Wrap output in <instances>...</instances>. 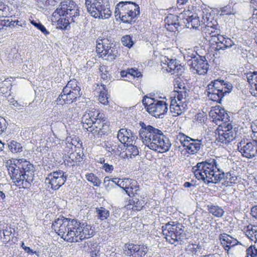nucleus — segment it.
<instances>
[{
  "mask_svg": "<svg viewBox=\"0 0 257 257\" xmlns=\"http://www.w3.org/2000/svg\"><path fill=\"white\" fill-rule=\"evenodd\" d=\"M175 103H177L176 101H174L173 100H172L170 108L173 116H176L181 115L183 112L185 107L183 105L181 106L180 103L176 104Z\"/></svg>",
  "mask_w": 257,
  "mask_h": 257,
  "instance_id": "obj_36",
  "label": "nucleus"
},
{
  "mask_svg": "<svg viewBox=\"0 0 257 257\" xmlns=\"http://www.w3.org/2000/svg\"><path fill=\"white\" fill-rule=\"evenodd\" d=\"M131 185L128 186V190L131 192L132 197L135 195V194L137 195V191L139 190V186L137 185V182L136 181H132L131 180Z\"/></svg>",
  "mask_w": 257,
  "mask_h": 257,
  "instance_id": "obj_53",
  "label": "nucleus"
},
{
  "mask_svg": "<svg viewBox=\"0 0 257 257\" xmlns=\"http://www.w3.org/2000/svg\"><path fill=\"white\" fill-rule=\"evenodd\" d=\"M106 151L111 153L112 154H117L119 150H118V146L116 144L107 143L105 144L103 146Z\"/></svg>",
  "mask_w": 257,
  "mask_h": 257,
  "instance_id": "obj_51",
  "label": "nucleus"
},
{
  "mask_svg": "<svg viewBox=\"0 0 257 257\" xmlns=\"http://www.w3.org/2000/svg\"><path fill=\"white\" fill-rule=\"evenodd\" d=\"M180 19L182 20L183 27L196 29L201 25L198 14L189 10L180 14Z\"/></svg>",
  "mask_w": 257,
  "mask_h": 257,
  "instance_id": "obj_14",
  "label": "nucleus"
},
{
  "mask_svg": "<svg viewBox=\"0 0 257 257\" xmlns=\"http://www.w3.org/2000/svg\"><path fill=\"white\" fill-rule=\"evenodd\" d=\"M88 13L95 18L108 19L111 15L108 0H85Z\"/></svg>",
  "mask_w": 257,
  "mask_h": 257,
  "instance_id": "obj_9",
  "label": "nucleus"
},
{
  "mask_svg": "<svg viewBox=\"0 0 257 257\" xmlns=\"http://www.w3.org/2000/svg\"><path fill=\"white\" fill-rule=\"evenodd\" d=\"M66 17L71 21L78 22L80 19V10L75 2L72 0H65L62 2L59 7L53 13L56 17Z\"/></svg>",
  "mask_w": 257,
  "mask_h": 257,
  "instance_id": "obj_10",
  "label": "nucleus"
},
{
  "mask_svg": "<svg viewBox=\"0 0 257 257\" xmlns=\"http://www.w3.org/2000/svg\"><path fill=\"white\" fill-rule=\"evenodd\" d=\"M120 179L119 178H112L110 179L109 177H105L104 179V184L105 187L106 189L109 187V185L113 186V184L117 185V181Z\"/></svg>",
  "mask_w": 257,
  "mask_h": 257,
  "instance_id": "obj_55",
  "label": "nucleus"
},
{
  "mask_svg": "<svg viewBox=\"0 0 257 257\" xmlns=\"http://www.w3.org/2000/svg\"><path fill=\"white\" fill-rule=\"evenodd\" d=\"M85 178L88 181L91 182L95 186H99L101 184L100 179L93 173L86 174Z\"/></svg>",
  "mask_w": 257,
  "mask_h": 257,
  "instance_id": "obj_49",
  "label": "nucleus"
},
{
  "mask_svg": "<svg viewBox=\"0 0 257 257\" xmlns=\"http://www.w3.org/2000/svg\"><path fill=\"white\" fill-rule=\"evenodd\" d=\"M55 4L54 0H38V5L40 8H44L48 6H53Z\"/></svg>",
  "mask_w": 257,
  "mask_h": 257,
  "instance_id": "obj_57",
  "label": "nucleus"
},
{
  "mask_svg": "<svg viewBox=\"0 0 257 257\" xmlns=\"http://www.w3.org/2000/svg\"><path fill=\"white\" fill-rule=\"evenodd\" d=\"M220 117V122H221L218 128V135L216 141L223 144H228L232 141L236 137L235 129L230 122V116L226 111L224 110L222 117Z\"/></svg>",
  "mask_w": 257,
  "mask_h": 257,
  "instance_id": "obj_7",
  "label": "nucleus"
},
{
  "mask_svg": "<svg viewBox=\"0 0 257 257\" xmlns=\"http://www.w3.org/2000/svg\"><path fill=\"white\" fill-rule=\"evenodd\" d=\"M105 50L103 52V57L107 56V59L110 61H112L115 59L118 54L117 48L115 47V44L110 41V45L106 47Z\"/></svg>",
  "mask_w": 257,
  "mask_h": 257,
  "instance_id": "obj_29",
  "label": "nucleus"
},
{
  "mask_svg": "<svg viewBox=\"0 0 257 257\" xmlns=\"http://www.w3.org/2000/svg\"><path fill=\"white\" fill-rule=\"evenodd\" d=\"M7 145L9 150L13 153H18L23 151L22 145L17 141H11Z\"/></svg>",
  "mask_w": 257,
  "mask_h": 257,
  "instance_id": "obj_41",
  "label": "nucleus"
},
{
  "mask_svg": "<svg viewBox=\"0 0 257 257\" xmlns=\"http://www.w3.org/2000/svg\"><path fill=\"white\" fill-rule=\"evenodd\" d=\"M184 226L180 223L172 222H168L162 226V230L166 241L169 243L176 246L182 244Z\"/></svg>",
  "mask_w": 257,
  "mask_h": 257,
  "instance_id": "obj_6",
  "label": "nucleus"
},
{
  "mask_svg": "<svg viewBox=\"0 0 257 257\" xmlns=\"http://www.w3.org/2000/svg\"><path fill=\"white\" fill-rule=\"evenodd\" d=\"M232 87L231 83L222 79L211 81L207 86V96L210 100L220 103L224 96L231 91Z\"/></svg>",
  "mask_w": 257,
  "mask_h": 257,
  "instance_id": "obj_5",
  "label": "nucleus"
},
{
  "mask_svg": "<svg viewBox=\"0 0 257 257\" xmlns=\"http://www.w3.org/2000/svg\"><path fill=\"white\" fill-rule=\"evenodd\" d=\"M167 62L168 66V68L167 69V70L170 73L173 72V70H174V69H175V68H176V65H178V62L176 59H169L168 58Z\"/></svg>",
  "mask_w": 257,
  "mask_h": 257,
  "instance_id": "obj_56",
  "label": "nucleus"
},
{
  "mask_svg": "<svg viewBox=\"0 0 257 257\" xmlns=\"http://www.w3.org/2000/svg\"><path fill=\"white\" fill-rule=\"evenodd\" d=\"M139 152L137 146L133 144H127L125 153L122 154L123 158H133L139 155Z\"/></svg>",
  "mask_w": 257,
  "mask_h": 257,
  "instance_id": "obj_32",
  "label": "nucleus"
},
{
  "mask_svg": "<svg viewBox=\"0 0 257 257\" xmlns=\"http://www.w3.org/2000/svg\"><path fill=\"white\" fill-rule=\"evenodd\" d=\"M204 31L206 36H207V35H210L211 38V40L213 41L216 39L217 37L219 36L221 33L220 26L215 20L208 23L207 24H205Z\"/></svg>",
  "mask_w": 257,
  "mask_h": 257,
  "instance_id": "obj_21",
  "label": "nucleus"
},
{
  "mask_svg": "<svg viewBox=\"0 0 257 257\" xmlns=\"http://www.w3.org/2000/svg\"><path fill=\"white\" fill-rule=\"evenodd\" d=\"M72 23H78V22L71 21L66 17L65 18H60L57 21V28L61 30H67L69 25Z\"/></svg>",
  "mask_w": 257,
  "mask_h": 257,
  "instance_id": "obj_42",
  "label": "nucleus"
},
{
  "mask_svg": "<svg viewBox=\"0 0 257 257\" xmlns=\"http://www.w3.org/2000/svg\"><path fill=\"white\" fill-rule=\"evenodd\" d=\"M177 140L180 141L181 144L184 148L187 144L186 143L188 141L191 140V138L183 133H179L177 136Z\"/></svg>",
  "mask_w": 257,
  "mask_h": 257,
  "instance_id": "obj_52",
  "label": "nucleus"
},
{
  "mask_svg": "<svg viewBox=\"0 0 257 257\" xmlns=\"http://www.w3.org/2000/svg\"><path fill=\"white\" fill-rule=\"evenodd\" d=\"M237 149L242 157L251 159L257 156V138L242 139L237 144Z\"/></svg>",
  "mask_w": 257,
  "mask_h": 257,
  "instance_id": "obj_12",
  "label": "nucleus"
},
{
  "mask_svg": "<svg viewBox=\"0 0 257 257\" xmlns=\"http://www.w3.org/2000/svg\"><path fill=\"white\" fill-rule=\"evenodd\" d=\"M218 169L219 168L217 160L214 158H209L197 163L192 168V172L198 180L209 184L212 183L211 180L214 179L217 175Z\"/></svg>",
  "mask_w": 257,
  "mask_h": 257,
  "instance_id": "obj_4",
  "label": "nucleus"
},
{
  "mask_svg": "<svg viewBox=\"0 0 257 257\" xmlns=\"http://www.w3.org/2000/svg\"><path fill=\"white\" fill-rule=\"evenodd\" d=\"M82 123L83 124V128L86 130L88 132H90L91 130L95 128L94 121L85 113L82 118Z\"/></svg>",
  "mask_w": 257,
  "mask_h": 257,
  "instance_id": "obj_37",
  "label": "nucleus"
},
{
  "mask_svg": "<svg viewBox=\"0 0 257 257\" xmlns=\"http://www.w3.org/2000/svg\"><path fill=\"white\" fill-rule=\"evenodd\" d=\"M101 86L103 90H101L100 91L98 100L101 103L104 105H106L108 104V97L107 96V94L106 93V90H105V86L104 84L101 85Z\"/></svg>",
  "mask_w": 257,
  "mask_h": 257,
  "instance_id": "obj_48",
  "label": "nucleus"
},
{
  "mask_svg": "<svg viewBox=\"0 0 257 257\" xmlns=\"http://www.w3.org/2000/svg\"><path fill=\"white\" fill-rule=\"evenodd\" d=\"M4 23L5 24V27H9L14 28L17 26L24 27L26 25V22L23 17H14L11 19H4Z\"/></svg>",
  "mask_w": 257,
  "mask_h": 257,
  "instance_id": "obj_27",
  "label": "nucleus"
},
{
  "mask_svg": "<svg viewBox=\"0 0 257 257\" xmlns=\"http://www.w3.org/2000/svg\"><path fill=\"white\" fill-rule=\"evenodd\" d=\"M243 231L251 241H257V226L249 224L244 226Z\"/></svg>",
  "mask_w": 257,
  "mask_h": 257,
  "instance_id": "obj_30",
  "label": "nucleus"
},
{
  "mask_svg": "<svg viewBox=\"0 0 257 257\" xmlns=\"http://www.w3.org/2000/svg\"><path fill=\"white\" fill-rule=\"evenodd\" d=\"M128 75L133 76L134 77H140L142 76L141 72L139 71L137 69L131 68L128 69Z\"/></svg>",
  "mask_w": 257,
  "mask_h": 257,
  "instance_id": "obj_62",
  "label": "nucleus"
},
{
  "mask_svg": "<svg viewBox=\"0 0 257 257\" xmlns=\"http://www.w3.org/2000/svg\"><path fill=\"white\" fill-rule=\"evenodd\" d=\"M225 109L222 108H218L215 109L214 111H211L210 113V115H211L212 118H213V120L216 122L217 124L218 122H220V117H222V114L224 113Z\"/></svg>",
  "mask_w": 257,
  "mask_h": 257,
  "instance_id": "obj_47",
  "label": "nucleus"
},
{
  "mask_svg": "<svg viewBox=\"0 0 257 257\" xmlns=\"http://www.w3.org/2000/svg\"><path fill=\"white\" fill-rule=\"evenodd\" d=\"M12 232L11 228L3 230L4 238L6 241H8L10 240V236L12 234Z\"/></svg>",
  "mask_w": 257,
  "mask_h": 257,
  "instance_id": "obj_64",
  "label": "nucleus"
},
{
  "mask_svg": "<svg viewBox=\"0 0 257 257\" xmlns=\"http://www.w3.org/2000/svg\"><path fill=\"white\" fill-rule=\"evenodd\" d=\"M132 198L129 200V204L126 205L127 209H132L134 211H140L144 206L145 201L140 200L136 195H134Z\"/></svg>",
  "mask_w": 257,
  "mask_h": 257,
  "instance_id": "obj_28",
  "label": "nucleus"
},
{
  "mask_svg": "<svg viewBox=\"0 0 257 257\" xmlns=\"http://www.w3.org/2000/svg\"><path fill=\"white\" fill-rule=\"evenodd\" d=\"M12 87L11 81L6 79L0 83V93L6 97L10 96Z\"/></svg>",
  "mask_w": 257,
  "mask_h": 257,
  "instance_id": "obj_33",
  "label": "nucleus"
},
{
  "mask_svg": "<svg viewBox=\"0 0 257 257\" xmlns=\"http://www.w3.org/2000/svg\"><path fill=\"white\" fill-rule=\"evenodd\" d=\"M78 84V82L75 80H70L63 88H67L68 87V91L70 90V92L77 91V94L81 96L82 94L80 93L81 89Z\"/></svg>",
  "mask_w": 257,
  "mask_h": 257,
  "instance_id": "obj_43",
  "label": "nucleus"
},
{
  "mask_svg": "<svg viewBox=\"0 0 257 257\" xmlns=\"http://www.w3.org/2000/svg\"><path fill=\"white\" fill-rule=\"evenodd\" d=\"M177 93L178 95L177 97L178 100L179 101H182L183 99H185L188 95L187 90L180 91Z\"/></svg>",
  "mask_w": 257,
  "mask_h": 257,
  "instance_id": "obj_63",
  "label": "nucleus"
},
{
  "mask_svg": "<svg viewBox=\"0 0 257 257\" xmlns=\"http://www.w3.org/2000/svg\"><path fill=\"white\" fill-rule=\"evenodd\" d=\"M168 110V104L163 100H154L147 108V111L156 118H163Z\"/></svg>",
  "mask_w": 257,
  "mask_h": 257,
  "instance_id": "obj_15",
  "label": "nucleus"
},
{
  "mask_svg": "<svg viewBox=\"0 0 257 257\" xmlns=\"http://www.w3.org/2000/svg\"><path fill=\"white\" fill-rule=\"evenodd\" d=\"M8 123L5 118L0 116V135H2L7 129Z\"/></svg>",
  "mask_w": 257,
  "mask_h": 257,
  "instance_id": "obj_61",
  "label": "nucleus"
},
{
  "mask_svg": "<svg viewBox=\"0 0 257 257\" xmlns=\"http://www.w3.org/2000/svg\"><path fill=\"white\" fill-rule=\"evenodd\" d=\"M148 246L144 244H125L123 251L125 255L130 257H143L148 252Z\"/></svg>",
  "mask_w": 257,
  "mask_h": 257,
  "instance_id": "obj_17",
  "label": "nucleus"
},
{
  "mask_svg": "<svg viewBox=\"0 0 257 257\" xmlns=\"http://www.w3.org/2000/svg\"><path fill=\"white\" fill-rule=\"evenodd\" d=\"M52 228L65 241L78 242L94 235L92 227L77 219L61 216L53 222Z\"/></svg>",
  "mask_w": 257,
  "mask_h": 257,
  "instance_id": "obj_1",
  "label": "nucleus"
},
{
  "mask_svg": "<svg viewBox=\"0 0 257 257\" xmlns=\"http://www.w3.org/2000/svg\"><path fill=\"white\" fill-rule=\"evenodd\" d=\"M140 124L141 128L139 136L146 146L158 153H162L169 150L171 144L161 130L151 125H147L143 122Z\"/></svg>",
  "mask_w": 257,
  "mask_h": 257,
  "instance_id": "obj_2",
  "label": "nucleus"
},
{
  "mask_svg": "<svg viewBox=\"0 0 257 257\" xmlns=\"http://www.w3.org/2000/svg\"><path fill=\"white\" fill-rule=\"evenodd\" d=\"M85 113L94 121L95 128L90 131L92 134L97 136L98 138L108 134L109 124L103 113L101 112L98 109L89 108L87 109Z\"/></svg>",
  "mask_w": 257,
  "mask_h": 257,
  "instance_id": "obj_8",
  "label": "nucleus"
},
{
  "mask_svg": "<svg viewBox=\"0 0 257 257\" xmlns=\"http://www.w3.org/2000/svg\"><path fill=\"white\" fill-rule=\"evenodd\" d=\"M132 8H130V12L120 17V19L122 22L126 24H132L136 21L137 18L140 14V7L136 3H132Z\"/></svg>",
  "mask_w": 257,
  "mask_h": 257,
  "instance_id": "obj_20",
  "label": "nucleus"
},
{
  "mask_svg": "<svg viewBox=\"0 0 257 257\" xmlns=\"http://www.w3.org/2000/svg\"><path fill=\"white\" fill-rule=\"evenodd\" d=\"M96 213L98 219L101 221L106 219L109 216V211L102 207L96 208Z\"/></svg>",
  "mask_w": 257,
  "mask_h": 257,
  "instance_id": "obj_44",
  "label": "nucleus"
},
{
  "mask_svg": "<svg viewBox=\"0 0 257 257\" xmlns=\"http://www.w3.org/2000/svg\"><path fill=\"white\" fill-rule=\"evenodd\" d=\"M221 244L225 250L228 251L231 247L237 244L238 241L226 233H221L219 236Z\"/></svg>",
  "mask_w": 257,
  "mask_h": 257,
  "instance_id": "obj_24",
  "label": "nucleus"
},
{
  "mask_svg": "<svg viewBox=\"0 0 257 257\" xmlns=\"http://www.w3.org/2000/svg\"><path fill=\"white\" fill-rule=\"evenodd\" d=\"M246 257H257V249L251 245L246 249Z\"/></svg>",
  "mask_w": 257,
  "mask_h": 257,
  "instance_id": "obj_59",
  "label": "nucleus"
},
{
  "mask_svg": "<svg viewBox=\"0 0 257 257\" xmlns=\"http://www.w3.org/2000/svg\"><path fill=\"white\" fill-rule=\"evenodd\" d=\"M186 143L184 149L190 154L197 153L204 146L202 143V140L191 138V140L188 141Z\"/></svg>",
  "mask_w": 257,
  "mask_h": 257,
  "instance_id": "obj_23",
  "label": "nucleus"
},
{
  "mask_svg": "<svg viewBox=\"0 0 257 257\" xmlns=\"http://www.w3.org/2000/svg\"><path fill=\"white\" fill-rule=\"evenodd\" d=\"M132 3H135L132 2H120L116 5L115 8L114 15L116 20L121 15H123L127 13L128 12H130V8H132L133 5Z\"/></svg>",
  "mask_w": 257,
  "mask_h": 257,
  "instance_id": "obj_22",
  "label": "nucleus"
},
{
  "mask_svg": "<svg viewBox=\"0 0 257 257\" xmlns=\"http://www.w3.org/2000/svg\"><path fill=\"white\" fill-rule=\"evenodd\" d=\"M217 175L212 179V183L217 184L221 181H223V184L226 186H230L232 184L236 183L237 178L234 171H230L224 173L220 168L217 171Z\"/></svg>",
  "mask_w": 257,
  "mask_h": 257,
  "instance_id": "obj_16",
  "label": "nucleus"
},
{
  "mask_svg": "<svg viewBox=\"0 0 257 257\" xmlns=\"http://www.w3.org/2000/svg\"><path fill=\"white\" fill-rule=\"evenodd\" d=\"M176 68H175V69L174 70H173V72L171 73L172 74H176V75L178 76L179 77H180L182 76L183 73H184L185 71V68L182 66L181 64H178V65H176Z\"/></svg>",
  "mask_w": 257,
  "mask_h": 257,
  "instance_id": "obj_58",
  "label": "nucleus"
},
{
  "mask_svg": "<svg viewBox=\"0 0 257 257\" xmlns=\"http://www.w3.org/2000/svg\"><path fill=\"white\" fill-rule=\"evenodd\" d=\"M68 88H63L58 98L55 100L57 105L70 104L76 101L81 96L78 95L77 91H68Z\"/></svg>",
  "mask_w": 257,
  "mask_h": 257,
  "instance_id": "obj_18",
  "label": "nucleus"
},
{
  "mask_svg": "<svg viewBox=\"0 0 257 257\" xmlns=\"http://www.w3.org/2000/svg\"><path fill=\"white\" fill-rule=\"evenodd\" d=\"M181 80V77L176 79L175 83L174 84L175 89L181 88L182 90H187L185 84L181 82L180 81Z\"/></svg>",
  "mask_w": 257,
  "mask_h": 257,
  "instance_id": "obj_60",
  "label": "nucleus"
},
{
  "mask_svg": "<svg viewBox=\"0 0 257 257\" xmlns=\"http://www.w3.org/2000/svg\"><path fill=\"white\" fill-rule=\"evenodd\" d=\"M197 14H198L199 19L200 18H201V19L200 20V24L205 25L214 20L213 16L211 15L209 10L208 9H202Z\"/></svg>",
  "mask_w": 257,
  "mask_h": 257,
  "instance_id": "obj_31",
  "label": "nucleus"
},
{
  "mask_svg": "<svg viewBox=\"0 0 257 257\" xmlns=\"http://www.w3.org/2000/svg\"><path fill=\"white\" fill-rule=\"evenodd\" d=\"M203 250L202 245L200 243H189L185 248L186 253L192 257L201 254Z\"/></svg>",
  "mask_w": 257,
  "mask_h": 257,
  "instance_id": "obj_25",
  "label": "nucleus"
},
{
  "mask_svg": "<svg viewBox=\"0 0 257 257\" xmlns=\"http://www.w3.org/2000/svg\"><path fill=\"white\" fill-rule=\"evenodd\" d=\"M131 179L128 178H124L122 179H118L117 181V185L119 187L122 188L125 190L126 193L130 196L131 197V193L128 190V185H131Z\"/></svg>",
  "mask_w": 257,
  "mask_h": 257,
  "instance_id": "obj_40",
  "label": "nucleus"
},
{
  "mask_svg": "<svg viewBox=\"0 0 257 257\" xmlns=\"http://www.w3.org/2000/svg\"><path fill=\"white\" fill-rule=\"evenodd\" d=\"M257 77V72L253 71V72H249L246 74V78L247 80V82L250 85H253L255 79Z\"/></svg>",
  "mask_w": 257,
  "mask_h": 257,
  "instance_id": "obj_54",
  "label": "nucleus"
},
{
  "mask_svg": "<svg viewBox=\"0 0 257 257\" xmlns=\"http://www.w3.org/2000/svg\"><path fill=\"white\" fill-rule=\"evenodd\" d=\"M30 23L37 29L40 30L44 35L47 36L50 32L46 29L45 27L38 20H30Z\"/></svg>",
  "mask_w": 257,
  "mask_h": 257,
  "instance_id": "obj_46",
  "label": "nucleus"
},
{
  "mask_svg": "<svg viewBox=\"0 0 257 257\" xmlns=\"http://www.w3.org/2000/svg\"><path fill=\"white\" fill-rule=\"evenodd\" d=\"M216 44V48L218 50H224L231 47L233 44L232 40L220 35L214 41Z\"/></svg>",
  "mask_w": 257,
  "mask_h": 257,
  "instance_id": "obj_26",
  "label": "nucleus"
},
{
  "mask_svg": "<svg viewBox=\"0 0 257 257\" xmlns=\"http://www.w3.org/2000/svg\"><path fill=\"white\" fill-rule=\"evenodd\" d=\"M130 135H132V131L130 130L122 128L118 132L117 139L122 144H126L127 143Z\"/></svg>",
  "mask_w": 257,
  "mask_h": 257,
  "instance_id": "obj_35",
  "label": "nucleus"
},
{
  "mask_svg": "<svg viewBox=\"0 0 257 257\" xmlns=\"http://www.w3.org/2000/svg\"><path fill=\"white\" fill-rule=\"evenodd\" d=\"M34 166L25 159H20L8 166L9 174L15 184L19 188L28 189L34 180Z\"/></svg>",
  "mask_w": 257,
  "mask_h": 257,
  "instance_id": "obj_3",
  "label": "nucleus"
},
{
  "mask_svg": "<svg viewBox=\"0 0 257 257\" xmlns=\"http://www.w3.org/2000/svg\"><path fill=\"white\" fill-rule=\"evenodd\" d=\"M164 22L166 29L171 32L179 31V27L181 29L183 26L182 20L180 19V15L169 14L165 17Z\"/></svg>",
  "mask_w": 257,
  "mask_h": 257,
  "instance_id": "obj_19",
  "label": "nucleus"
},
{
  "mask_svg": "<svg viewBox=\"0 0 257 257\" xmlns=\"http://www.w3.org/2000/svg\"><path fill=\"white\" fill-rule=\"evenodd\" d=\"M0 17H12L10 7L8 5L3 2H0Z\"/></svg>",
  "mask_w": 257,
  "mask_h": 257,
  "instance_id": "obj_45",
  "label": "nucleus"
},
{
  "mask_svg": "<svg viewBox=\"0 0 257 257\" xmlns=\"http://www.w3.org/2000/svg\"><path fill=\"white\" fill-rule=\"evenodd\" d=\"M70 138H67L65 142V146L64 149V152L65 155L70 153L69 158L71 159L73 161V157L74 156V154L71 152L73 151V146L75 147L76 146V144H75V143H72V142H70Z\"/></svg>",
  "mask_w": 257,
  "mask_h": 257,
  "instance_id": "obj_39",
  "label": "nucleus"
},
{
  "mask_svg": "<svg viewBox=\"0 0 257 257\" xmlns=\"http://www.w3.org/2000/svg\"><path fill=\"white\" fill-rule=\"evenodd\" d=\"M187 58V64L190 67L192 71H195L199 75L206 74L209 68V64L205 56H202L192 53L191 55L184 56Z\"/></svg>",
  "mask_w": 257,
  "mask_h": 257,
  "instance_id": "obj_11",
  "label": "nucleus"
},
{
  "mask_svg": "<svg viewBox=\"0 0 257 257\" xmlns=\"http://www.w3.org/2000/svg\"><path fill=\"white\" fill-rule=\"evenodd\" d=\"M121 42L123 46L128 48H131L134 44V42L133 40V36L127 35L122 37Z\"/></svg>",
  "mask_w": 257,
  "mask_h": 257,
  "instance_id": "obj_50",
  "label": "nucleus"
},
{
  "mask_svg": "<svg viewBox=\"0 0 257 257\" xmlns=\"http://www.w3.org/2000/svg\"><path fill=\"white\" fill-rule=\"evenodd\" d=\"M67 178L66 172L59 170L48 174L45 182L50 184L52 190H57L64 184Z\"/></svg>",
  "mask_w": 257,
  "mask_h": 257,
  "instance_id": "obj_13",
  "label": "nucleus"
},
{
  "mask_svg": "<svg viewBox=\"0 0 257 257\" xmlns=\"http://www.w3.org/2000/svg\"><path fill=\"white\" fill-rule=\"evenodd\" d=\"M207 209L210 213L216 217H221L224 213L223 209L218 205H208Z\"/></svg>",
  "mask_w": 257,
  "mask_h": 257,
  "instance_id": "obj_38",
  "label": "nucleus"
},
{
  "mask_svg": "<svg viewBox=\"0 0 257 257\" xmlns=\"http://www.w3.org/2000/svg\"><path fill=\"white\" fill-rule=\"evenodd\" d=\"M110 45V41L107 38L97 39L96 41V50L98 53H101L103 56V52L105 50L106 47Z\"/></svg>",
  "mask_w": 257,
  "mask_h": 257,
  "instance_id": "obj_34",
  "label": "nucleus"
}]
</instances>
